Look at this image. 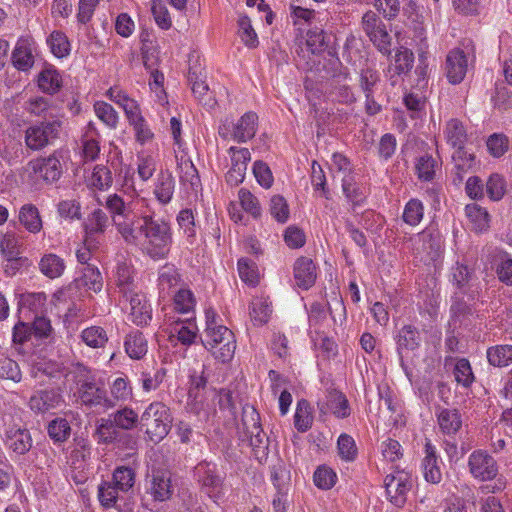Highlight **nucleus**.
I'll list each match as a JSON object with an SVG mask.
<instances>
[{
    "label": "nucleus",
    "mask_w": 512,
    "mask_h": 512,
    "mask_svg": "<svg viewBox=\"0 0 512 512\" xmlns=\"http://www.w3.org/2000/svg\"><path fill=\"white\" fill-rule=\"evenodd\" d=\"M117 232L126 244L139 247L153 260L166 258L173 241L170 223L154 213L142 212L133 222L117 223Z\"/></svg>",
    "instance_id": "1"
},
{
    "label": "nucleus",
    "mask_w": 512,
    "mask_h": 512,
    "mask_svg": "<svg viewBox=\"0 0 512 512\" xmlns=\"http://www.w3.org/2000/svg\"><path fill=\"white\" fill-rule=\"evenodd\" d=\"M75 373L76 395L80 404L88 409L108 411V391L104 380L97 378L83 364H77Z\"/></svg>",
    "instance_id": "2"
},
{
    "label": "nucleus",
    "mask_w": 512,
    "mask_h": 512,
    "mask_svg": "<svg viewBox=\"0 0 512 512\" xmlns=\"http://www.w3.org/2000/svg\"><path fill=\"white\" fill-rule=\"evenodd\" d=\"M172 415L167 405L160 401L151 402L140 416V428L148 439L157 444L170 432Z\"/></svg>",
    "instance_id": "3"
},
{
    "label": "nucleus",
    "mask_w": 512,
    "mask_h": 512,
    "mask_svg": "<svg viewBox=\"0 0 512 512\" xmlns=\"http://www.w3.org/2000/svg\"><path fill=\"white\" fill-rule=\"evenodd\" d=\"M201 343L212 352L215 359L222 363L229 362L233 358L236 349L233 332L221 324L205 328Z\"/></svg>",
    "instance_id": "4"
},
{
    "label": "nucleus",
    "mask_w": 512,
    "mask_h": 512,
    "mask_svg": "<svg viewBox=\"0 0 512 512\" xmlns=\"http://www.w3.org/2000/svg\"><path fill=\"white\" fill-rule=\"evenodd\" d=\"M63 127V121L52 118L30 125L25 130V145L31 151H40L53 145L59 139Z\"/></svg>",
    "instance_id": "5"
},
{
    "label": "nucleus",
    "mask_w": 512,
    "mask_h": 512,
    "mask_svg": "<svg viewBox=\"0 0 512 512\" xmlns=\"http://www.w3.org/2000/svg\"><path fill=\"white\" fill-rule=\"evenodd\" d=\"M361 25L362 29L375 47L382 54L390 55L391 37L379 16L375 12L369 10L363 15Z\"/></svg>",
    "instance_id": "6"
},
{
    "label": "nucleus",
    "mask_w": 512,
    "mask_h": 512,
    "mask_svg": "<svg viewBox=\"0 0 512 512\" xmlns=\"http://www.w3.org/2000/svg\"><path fill=\"white\" fill-rule=\"evenodd\" d=\"M468 469L473 478L490 481L498 475V464L485 450H474L468 457Z\"/></svg>",
    "instance_id": "7"
},
{
    "label": "nucleus",
    "mask_w": 512,
    "mask_h": 512,
    "mask_svg": "<svg viewBox=\"0 0 512 512\" xmlns=\"http://www.w3.org/2000/svg\"><path fill=\"white\" fill-rule=\"evenodd\" d=\"M386 495L396 507H402L407 500V494L412 488L411 475L405 471L388 474L384 480Z\"/></svg>",
    "instance_id": "8"
},
{
    "label": "nucleus",
    "mask_w": 512,
    "mask_h": 512,
    "mask_svg": "<svg viewBox=\"0 0 512 512\" xmlns=\"http://www.w3.org/2000/svg\"><path fill=\"white\" fill-rule=\"evenodd\" d=\"M28 406L33 412L44 414L65 406V399L60 388L41 389L30 397Z\"/></svg>",
    "instance_id": "9"
},
{
    "label": "nucleus",
    "mask_w": 512,
    "mask_h": 512,
    "mask_svg": "<svg viewBox=\"0 0 512 512\" xmlns=\"http://www.w3.org/2000/svg\"><path fill=\"white\" fill-rule=\"evenodd\" d=\"M144 202L145 200L142 199L141 203ZM139 203L140 201L135 204L133 202L126 203L118 194H111L105 200V207L110 212L113 223L117 228V223L133 222V218L142 213L141 210L136 209L135 207Z\"/></svg>",
    "instance_id": "10"
},
{
    "label": "nucleus",
    "mask_w": 512,
    "mask_h": 512,
    "mask_svg": "<svg viewBox=\"0 0 512 512\" xmlns=\"http://www.w3.org/2000/svg\"><path fill=\"white\" fill-rule=\"evenodd\" d=\"M129 302V320L137 326H145L152 319V308L146 295L139 291L130 292L122 296Z\"/></svg>",
    "instance_id": "11"
},
{
    "label": "nucleus",
    "mask_w": 512,
    "mask_h": 512,
    "mask_svg": "<svg viewBox=\"0 0 512 512\" xmlns=\"http://www.w3.org/2000/svg\"><path fill=\"white\" fill-rule=\"evenodd\" d=\"M468 70V57L466 53L459 48L448 52L445 60L444 71L450 84L461 83Z\"/></svg>",
    "instance_id": "12"
},
{
    "label": "nucleus",
    "mask_w": 512,
    "mask_h": 512,
    "mask_svg": "<svg viewBox=\"0 0 512 512\" xmlns=\"http://www.w3.org/2000/svg\"><path fill=\"white\" fill-rule=\"evenodd\" d=\"M394 340L401 366H403L404 357L409 352L415 351L420 347L421 334L417 327L412 324H406L396 332Z\"/></svg>",
    "instance_id": "13"
},
{
    "label": "nucleus",
    "mask_w": 512,
    "mask_h": 512,
    "mask_svg": "<svg viewBox=\"0 0 512 512\" xmlns=\"http://www.w3.org/2000/svg\"><path fill=\"white\" fill-rule=\"evenodd\" d=\"M5 444L15 458H20L32 449L33 439L27 428L13 426L6 430Z\"/></svg>",
    "instance_id": "14"
},
{
    "label": "nucleus",
    "mask_w": 512,
    "mask_h": 512,
    "mask_svg": "<svg viewBox=\"0 0 512 512\" xmlns=\"http://www.w3.org/2000/svg\"><path fill=\"white\" fill-rule=\"evenodd\" d=\"M146 492L150 494L154 501L164 502L173 494L170 473L167 471H153L146 480Z\"/></svg>",
    "instance_id": "15"
},
{
    "label": "nucleus",
    "mask_w": 512,
    "mask_h": 512,
    "mask_svg": "<svg viewBox=\"0 0 512 512\" xmlns=\"http://www.w3.org/2000/svg\"><path fill=\"white\" fill-rule=\"evenodd\" d=\"M61 153L54 151L48 157H41L32 163L33 171L47 183H53L60 179L62 175V165L60 162Z\"/></svg>",
    "instance_id": "16"
},
{
    "label": "nucleus",
    "mask_w": 512,
    "mask_h": 512,
    "mask_svg": "<svg viewBox=\"0 0 512 512\" xmlns=\"http://www.w3.org/2000/svg\"><path fill=\"white\" fill-rule=\"evenodd\" d=\"M194 476L210 497L219 492L222 480L216 471V464L202 461L194 468Z\"/></svg>",
    "instance_id": "17"
},
{
    "label": "nucleus",
    "mask_w": 512,
    "mask_h": 512,
    "mask_svg": "<svg viewBox=\"0 0 512 512\" xmlns=\"http://www.w3.org/2000/svg\"><path fill=\"white\" fill-rule=\"evenodd\" d=\"M194 319L195 318L191 316L185 320L177 319L172 321L167 327L170 341H173L175 338L184 346L193 344L197 338L198 332Z\"/></svg>",
    "instance_id": "18"
},
{
    "label": "nucleus",
    "mask_w": 512,
    "mask_h": 512,
    "mask_svg": "<svg viewBox=\"0 0 512 512\" xmlns=\"http://www.w3.org/2000/svg\"><path fill=\"white\" fill-rule=\"evenodd\" d=\"M109 226V218L106 212L102 209H94L86 218L84 222L85 243L90 248L96 246L94 243L96 237L103 235Z\"/></svg>",
    "instance_id": "19"
},
{
    "label": "nucleus",
    "mask_w": 512,
    "mask_h": 512,
    "mask_svg": "<svg viewBox=\"0 0 512 512\" xmlns=\"http://www.w3.org/2000/svg\"><path fill=\"white\" fill-rule=\"evenodd\" d=\"M133 396V388L126 375L116 377L109 383L108 408L114 409L119 404L125 403Z\"/></svg>",
    "instance_id": "20"
},
{
    "label": "nucleus",
    "mask_w": 512,
    "mask_h": 512,
    "mask_svg": "<svg viewBox=\"0 0 512 512\" xmlns=\"http://www.w3.org/2000/svg\"><path fill=\"white\" fill-rule=\"evenodd\" d=\"M294 279L299 288L308 290L316 281V266L311 258L299 257L296 259L294 266Z\"/></svg>",
    "instance_id": "21"
},
{
    "label": "nucleus",
    "mask_w": 512,
    "mask_h": 512,
    "mask_svg": "<svg viewBox=\"0 0 512 512\" xmlns=\"http://www.w3.org/2000/svg\"><path fill=\"white\" fill-rule=\"evenodd\" d=\"M453 168V183L460 185L465 175L474 169L476 166V157L473 153L467 151L466 148L456 149L452 154Z\"/></svg>",
    "instance_id": "22"
},
{
    "label": "nucleus",
    "mask_w": 512,
    "mask_h": 512,
    "mask_svg": "<svg viewBox=\"0 0 512 512\" xmlns=\"http://www.w3.org/2000/svg\"><path fill=\"white\" fill-rule=\"evenodd\" d=\"M423 476L428 483L438 484L442 480L439 459L435 446L427 440L425 443V456L422 460Z\"/></svg>",
    "instance_id": "23"
},
{
    "label": "nucleus",
    "mask_w": 512,
    "mask_h": 512,
    "mask_svg": "<svg viewBox=\"0 0 512 512\" xmlns=\"http://www.w3.org/2000/svg\"><path fill=\"white\" fill-rule=\"evenodd\" d=\"M177 168L179 171V179L183 186L195 193L202 189L201 179L197 168L190 158L181 156L177 158Z\"/></svg>",
    "instance_id": "24"
},
{
    "label": "nucleus",
    "mask_w": 512,
    "mask_h": 512,
    "mask_svg": "<svg viewBox=\"0 0 512 512\" xmlns=\"http://www.w3.org/2000/svg\"><path fill=\"white\" fill-rule=\"evenodd\" d=\"M175 191V179L169 170H161L154 183L153 194L161 205L171 202Z\"/></svg>",
    "instance_id": "25"
},
{
    "label": "nucleus",
    "mask_w": 512,
    "mask_h": 512,
    "mask_svg": "<svg viewBox=\"0 0 512 512\" xmlns=\"http://www.w3.org/2000/svg\"><path fill=\"white\" fill-rule=\"evenodd\" d=\"M37 85L43 93L54 95L62 88L63 79L53 65H46L37 76Z\"/></svg>",
    "instance_id": "26"
},
{
    "label": "nucleus",
    "mask_w": 512,
    "mask_h": 512,
    "mask_svg": "<svg viewBox=\"0 0 512 512\" xmlns=\"http://www.w3.org/2000/svg\"><path fill=\"white\" fill-rule=\"evenodd\" d=\"M436 416L439 428L445 435H455L462 427V416L458 409L439 408Z\"/></svg>",
    "instance_id": "27"
},
{
    "label": "nucleus",
    "mask_w": 512,
    "mask_h": 512,
    "mask_svg": "<svg viewBox=\"0 0 512 512\" xmlns=\"http://www.w3.org/2000/svg\"><path fill=\"white\" fill-rule=\"evenodd\" d=\"M13 66L22 72L29 71L35 62L32 48L26 39H19L11 55Z\"/></svg>",
    "instance_id": "28"
},
{
    "label": "nucleus",
    "mask_w": 512,
    "mask_h": 512,
    "mask_svg": "<svg viewBox=\"0 0 512 512\" xmlns=\"http://www.w3.org/2000/svg\"><path fill=\"white\" fill-rule=\"evenodd\" d=\"M124 348L131 359L140 360L148 352V341L141 331L133 330L125 336Z\"/></svg>",
    "instance_id": "29"
},
{
    "label": "nucleus",
    "mask_w": 512,
    "mask_h": 512,
    "mask_svg": "<svg viewBox=\"0 0 512 512\" xmlns=\"http://www.w3.org/2000/svg\"><path fill=\"white\" fill-rule=\"evenodd\" d=\"M270 479L276 490H289L291 473L287 464L280 458H274L269 465Z\"/></svg>",
    "instance_id": "30"
},
{
    "label": "nucleus",
    "mask_w": 512,
    "mask_h": 512,
    "mask_svg": "<svg viewBox=\"0 0 512 512\" xmlns=\"http://www.w3.org/2000/svg\"><path fill=\"white\" fill-rule=\"evenodd\" d=\"M134 270L131 265L122 261L118 262L114 272V278L119 292L123 295H129L135 291L136 287L133 279Z\"/></svg>",
    "instance_id": "31"
},
{
    "label": "nucleus",
    "mask_w": 512,
    "mask_h": 512,
    "mask_svg": "<svg viewBox=\"0 0 512 512\" xmlns=\"http://www.w3.org/2000/svg\"><path fill=\"white\" fill-rule=\"evenodd\" d=\"M19 221L30 233L36 234L42 229V220L38 208L33 204H25L20 208Z\"/></svg>",
    "instance_id": "32"
},
{
    "label": "nucleus",
    "mask_w": 512,
    "mask_h": 512,
    "mask_svg": "<svg viewBox=\"0 0 512 512\" xmlns=\"http://www.w3.org/2000/svg\"><path fill=\"white\" fill-rule=\"evenodd\" d=\"M465 214L476 232H483L489 228L490 215L488 211L476 203L465 206Z\"/></svg>",
    "instance_id": "33"
},
{
    "label": "nucleus",
    "mask_w": 512,
    "mask_h": 512,
    "mask_svg": "<svg viewBox=\"0 0 512 512\" xmlns=\"http://www.w3.org/2000/svg\"><path fill=\"white\" fill-rule=\"evenodd\" d=\"M445 138L453 148L462 149L467 140L466 130L463 124L457 119H451L446 123L444 129Z\"/></svg>",
    "instance_id": "34"
},
{
    "label": "nucleus",
    "mask_w": 512,
    "mask_h": 512,
    "mask_svg": "<svg viewBox=\"0 0 512 512\" xmlns=\"http://www.w3.org/2000/svg\"><path fill=\"white\" fill-rule=\"evenodd\" d=\"M111 419L122 430H133L140 426V417L131 407L124 406L110 415Z\"/></svg>",
    "instance_id": "35"
},
{
    "label": "nucleus",
    "mask_w": 512,
    "mask_h": 512,
    "mask_svg": "<svg viewBox=\"0 0 512 512\" xmlns=\"http://www.w3.org/2000/svg\"><path fill=\"white\" fill-rule=\"evenodd\" d=\"M334 38L332 34H327L323 29L315 27L307 32L306 44L309 50L316 54L326 50Z\"/></svg>",
    "instance_id": "36"
},
{
    "label": "nucleus",
    "mask_w": 512,
    "mask_h": 512,
    "mask_svg": "<svg viewBox=\"0 0 512 512\" xmlns=\"http://www.w3.org/2000/svg\"><path fill=\"white\" fill-rule=\"evenodd\" d=\"M486 357L490 365L494 367H506L512 364V345L503 344L491 346L486 351Z\"/></svg>",
    "instance_id": "37"
},
{
    "label": "nucleus",
    "mask_w": 512,
    "mask_h": 512,
    "mask_svg": "<svg viewBox=\"0 0 512 512\" xmlns=\"http://www.w3.org/2000/svg\"><path fill=\"white\" fill-rule=\"evenodd\" d=\"M180 281V275L173 265H164L158 273V287L163 297L170 294Z\"/></svg>",
    "instance_id": "38"
},
{
    "label": "nucleus",
    "mask_w": 512,
    "mask_h": 512,
    "mask_svg": "<svg viewBox=\"0 0 512 512\" xmlns=\"http://www.w3.org/2000/svg\"><path fill=\"white\" fill-rule=\"evenodd\" d=\"M342 190L353 207L360 206L364 203L366 195L363 188L355 181V177L351 174L345 175L342 179Z\"/></svg>",
    "instance_id": "39"
},
{
    "label": "nucleus",
    "mask_w": 512,
    "mask_h": 512,
    "mask_svg": "<svg viewBox=\"0 0 512 512\" xmlns=\"http://www.w3.org/2000/svg\"><path fill=\"white\" fill-rule=\"evenodd\" d=\"M437 167V161L428 153L417 157L415 160V173L420 181H433Z\"/></svg>",
    "instance_id": "40"
},
{
    "label": "nucleus",
    "mask_w": 512,
    "mask_h": 512,
    "mask_svg": "<svg viewBox=\"0 0 512 512\" xmlns=\"http://www.w3.org/2000/svg\"><path fill=\"white\" fill-rule=\"evenodd\" d=\"M40 271L48 278L60 277L65 269L64 261L56 254H45L39 262Z\"/></svg>",
    "instance_id": "41"
},
{
    "label": "nucleus",
    "mask_w": 512,
    "mask_h": 512,
    "mask_svg": "<svg viewBox=\"0 0 512 512\" xmlns=\"http://www.w3.org/2000/svg\"><path fill=\"white\" fill-rule=\"evenodd\" d=\"M79 286H83L93 292H100L103 288V278L97 267L87 264L82 269V276L77 280Z\"/></svg>",
    "instance_id": "42"
},
{
    "label": "nucleus",
    "mask_w": 512,
    "mask_h": 512,
    "mask_svg": "<svg viewBox=\"0 0 512 512\" xmlns=\"http://www.w3.org/2000/svg\"><path fill=\"white\" fill-rule=\"evenodd\" d=\"M95 436L99 443L112 444L120 440L121 433L111 418H102L96 427Z\"/></svg>",
    "instance_id": "43"
},
{
    "label": "nucleus",
    "mask_w": 512,
    "mask_h": 512,
    "mask_svg": "<svg viewBox=\"0 0 512 512\" xmlns=\"http://www.w3.org/2000/svg\"><path fill=\"white\" fill-rule=\"evenodd\" d=\"M47 296L44 292L24 293L19 300L20 310L28 309L35 315L42 314L46 304Z\"/></svg>",
    "instance_id": "44"
},
{
    "label": "nucleus",
    "mask_w": 512,
    "mask_h": 512,
    "mask_svg": "<svg viewBox=\"0 0 512 512\" xmlns=\"http://www.w3.org/2000/svg\"><path fill=\"white\" fill-rule=\"evenodd\" d=\"M255 133V114L250 112L242 116L235 125L233 136L237 141L245 142L247 139L253 138Z\"/></svg>",
    "instance_id": "45"
},
{
    "label": "nucleus",
    "mask_w": 512,
    "mask_h": 512,
    "mask_svg": "<svg viewBox=\"0 0 512 512\" xmlns=\"http://www.w3.org/2000/svg\"><path fill=\"white\" fill-rule=\"evenodd\" d=\"M136 473L128 466L117 467L112 474V482L121 492H128L135 484Z\"/></svg>",
    "instance_id": "46"
},
{
    "label": "nucleus",
    "mask_w": 512,
    "mask_h": 512,
    "mask_svg": "<svg viewBox=\"0 0 512 512\" xmlns=\"http://www.w3.org/2000/svg\"><path fill=\"white\" fill-rule=\"evenodd\" d=\"M507 191L505 178L498 173L491 174L485 184V192L491 201H500Z\"/></svg>",
    "instance_id": "47"
},
{
    "label": "nucleus",
    "mask_w": 512,
    "mask_h": 512,
    "mask_svg": "<svg viewBox=\"0 0 512 512\" xmlns=\"http://www.w3.org/2000/svg\"><path fill=\"white\" fill-rule=\"evenodd\" d=\"M47 433L55 443H63L70 437L71 426L67 419L57 417L49 422Z\"/></svg>",
    "instance_id": "48"
},
{
    "label": "nucleus",
    "mask_w": 512,
    "mask_h": 512,
    "mask_svg": "<svg viewBox=\"0 0 512 512\" xmlns=\"http://www.w3.org/2000/svg\"><path fill=\"white\" fill-rule=\"evenodd\" d=\"M174 309L181 314H194L196 300L191 290L179 289L173 298Z\"/></svg>",
    "instance_id": "49"
},
{
    "label": "nucleus",
    "mask_w": 512,
    "mask_h": 512,
    "mask_svg": "<svg viewBox=\"0 0 512 512\" xmlns=\"http://www.w3.org/2000/svg\"><path fill=\"white\" fill-rule=\"evenodd\" d=\"M379 83L380 74L376 69L369 66L360 69L358 85L364 94L376 93Z\"/></svg>",
    "instance_id": "50"
},
{
    "label": "nucleus",
    "mask_w": 512,
    "mask_h": 512,
    "mask_svg": "<svg viewBox=\"0 0 512 512\" xmlns=\"http://www.w3.org/2000/svg\"><path fill=\"white\" fill-rule=\"evenodd\" d=\"M47 44L53 55L58 58H64L70 54V42L62 31H53L47 38Z\"/></svg>",
    "instance_id": "51"
},
{
    "label": "nucleus",
    "mask_w": 512,
    "mask_h": 512,
    "mask_svg": "<svg viewBox=\"0 0 512 512\" xmlns=\"http://www.w3.org/2000/svg\"><path fill=\"white\" fill-rule=\"evenodd\" d=\"M120 489L112 481H103L98 486V499L105 508H117Z\"/></svg>",
    "instance_id": "52"
},
{
    "label": "nucleus",
    "mask_w": 512,
    "mask_h": 512,
    "mask_svg": "<svg viewBox=\"0 0 512 512\" xmlns=\"http://www.w3.org/2000/svg\"><path fill=\"white\" fill-rule=\"evenodd\" d=\"M88 183L91 187L98 190H107L113 183V177L110 169L104 165H96L88 179Z\"/></svg>",
    "instance_id": "53"
},
{
    "label": "nucleus",
    "mask_w": 512,
    "mask_h": 512,
    "mask_svg": "<svg viewBox=\"0 0 512 512\" xmlns=\"http://www.w3.org/2000/svg\"><path fill=\"white\" fill-rule=\"evenodd\" d=\"M326 406L338 418H346L350 415L348 400L339 391L329 393Z\"/></svg>",
    "instance_id": "54"
},
{
    "label": "nucleus",
    "mask_w": 512,
    "mask_h": 512,
    "mask_svg": "<svg viewBox=\"0 0 512 512\" xmlns=\"http://www.w3.org/2000/svg\"><path fill=\"white\" fill-rule=\"evenodd\" d=\"M81 339L91 348H102L107 343L108 336L104 328L91 326L81 332Z\"/></svg>",
    "instance_id": "55"
},
{
    "label": "nucleus",
    "mask_w": 512,
    "mask_h": 512,
    "mask_svg": "<svg viewBox=\"0 0 512 512\" xmlns=\"http://www.w3.org/2000/svg\"><path fill=\"white\" fill-rule=\"evenodd\" d=\"M310 410V404L307 400L301 399L298 401L294 415V425L298 431L305 432L311 428L313 418Z\"/></svg>",
    "instance_id": "56"
},
{
    "label": "nucleus",
    "mask_w": 512,
    "mask_h": 512,
    "mask_svg": "<svg viewBox=\"0 0 512 512\" xmlns=\"http://www.w3.org/2000/svg\"><path fill=\"white\" fill-rule=\"evenodd\" d=\"M24 110L31 115L46 118L52 107L51 101L43 96L30 97L24 102Z\"/></svg>",
    "instance_id": "57"
},
{
    "label": "nucleus",
    "mask_w": 512,
    "mask_h": 512,
    "mask_svg": "<svg viewBox=\"0 0 512 512\" xmlns=\"http://www.w3.org/2000/svg\"><path fill=\"white\" fill-rule=\"evenodd\" d=\"M424 216V205L423 203L416 198L410 199L403 211V221L410 225V226H416L418 225Z\"/></svg>",
    "instance_id": "58"
},
{
    "label": "nucleus",
    "mask_w": 512,
    "mask_h": 512,
    "mask_svg": "<svg viewBox=\"0 0 512 512\" xmlns=\"http://www.w3.org/2000/svg\"><path fill=\"white\" fill-rule=\"evenodd\" d=\"M453 374L456 382L465 388H469L475 380L470 362L466 358L457 360Z\"/></svg>",
    "instance_id": "59"
},
{
    "label": "nucleus",
    "mask_w": 512,
    "mask_h": 512,
    "mask_svg": "<svg viewBox=\"0 0 512 512\" xmlns=\"http://www.w3.org/2000/svg\"><path fill=\"white\" fill-rule=\"evenodd\" d=\"M190 387L188 396L189 399H192L195 402L202 401V391L206 388L207 385V377L205 376L204 366H202V370L197 372L193 370L190 374Z\"/></svg>",
    "instance_id": "60"
},
{
    "label": "nucleus",
    "mask_w": 512,
    "mask_h": 512,
    "mask_svg": "<svg viewBox=\"0 0 512 512\" xmlns=\"http://www.w3.org/2000/svg\"><path fill=\"white\" fill-rule=\"evenodd\" d=\"M337 449L340 458L347 462L356 459L358 450L354 439L348 434H341L337 441Z\"/></svg>",
    "instance_id": "61"
},
{
    "label": "nucleus",
    "mask_w": 512,
    "mask_h": 512,
    "mask_svg": "<svg viewBox=\"0 0 512 512\" xmlns=\"http://www.w3.org/2000/svg\"><path fill=\"white\" fill-rule=\"evenodd\" d=\"M313 480L318 488L322 490H328L335 485L337 475L331 468L322 465L319 466L314 472Z\"/></svg>",
    "instance_id": "62"
},
{
    "label": "nucleus",
    "mask_w": 512,
    "mask_h": 512,
    "mask_svg": "<svg viewBox=\"0 0 512 512\" xmlns=\"http://www.w3.org/2000/svg\"><path fill=\"white\" fill-rule=\"evenodd\" d=\"M238 36L248 47H255L256 33L251 19L246 15H240L238 19Z\"/></svg>",
    "instance_id": "63"
},
{
    "label": "nucleus",
    "mask_w": 512,
    "mask_h": 512,
    "mask_svg": "<svg viewBox=\"0 0 512 512\" xmlns=\"http://www.w3.org/2000/svg\"><path fill=\"white\" fill-rule=\"evenodd\" d=\"M57 212L60 217L69 220H80L82 218L81 205L75 199L60 201L57 205Z\"/></svg>",
    "instance_id": "64"
}]
</instances>
